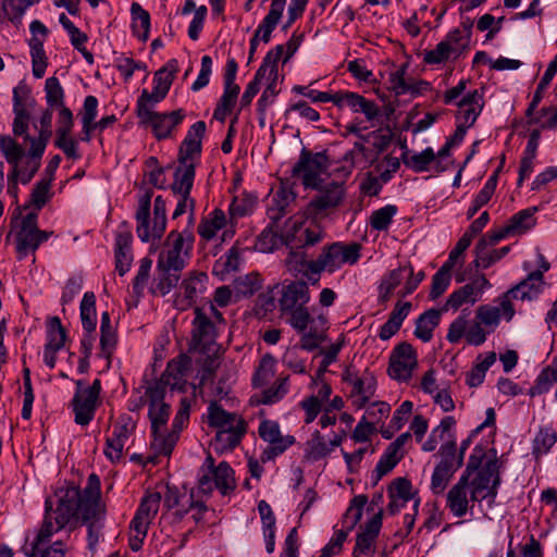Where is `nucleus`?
Segmentation results:
<instances>
[{
    "label": "nucleus",
    "instance_id": "f257e3e1",
    "mask_svg": "<svg viewBox=\"0 0 557 557\" xmlns=\"http://www.w3.org/2000/svg\"><path fill=\"white\" fill-rule=\"evenodd\" d=\"M194 242L195 236L189 230L169 233L158 258L153 293L164 296L177 285L181 272L190 258Z\"/></svg>",
    "mask_w": 557,
    "mask_h": 557
},
{
    "label": "nucleus",
    "instance_id": "f03ea898",
    "mask_svg": "<svg viewBox=\"0 0 557 557\" xmlns=\"http://www.w3.org/2000/svg\"><path fill=\"white\" fill-rule=\"evenodd\" d=\"M76 492L77 500L74 510L81 523L87 528L88 548L94 552L102 537L106 521V506L100 497V481L96 474L88 478V486L81 491L77 487L60 488L57 492Z\"/></svg>",
    "mask_w": 557,
    "mask_h": 557
},
{
    "label": "nucleus",
    "instance_id": "7ed1b4c3",
    "mask_svg": "<svg viewBox=\"0 0 557 557\" xmlns=\"http://www.w3.org/2000/svg\"><path fill=\"white\" fill-rule=\"evenodd\" d=\"M76 492H55L46 499L45 520L29 548L25 547V554L37 557L40 545L47 542L51 535L65 528L73 521H81L78 513L73 509L77 500Z\"/></svg>",
    "mask_w": 557,
    "mask_h": 557
},
{
    "label": "nucleus",
    "instance_id": "20e7f679",
    "mask_svg": "<svg viewBox=\"0 0 557 557\" xmlns=\"http://www.w3.org/2000/svg\"><path fill=\"white\" fill-rule=\"evenodd\" d=\"M147 395L149 397L148 414L153 436L151 446L157 454L169 456L177 442V434L176 431L166 429L170 407L163 401L164 391L161 386L156 385L147 389Z\"/></svg>",
    "mask_w": 557,
    "mask_h": 557
},
{
    "label": "nucleus",
    "instance_id": "39448f33",
    "mask_svg": "<svg viewBox=\"0 0 557 557\" xmlns=\"http://www.w3.org/2000/svg\"><path fill=\"white\" fill-rule=\"evenodd\" d=\"M310 300L309 286L305 281H292L283 284L278 299L280 311L288 315L289 324L298 332L307 330L312 321L306 307Z\"/></svg>",
    "mask_w": 557,
    "mask_h": 557
},
{
    "label": "nucleus",
    "instance_id": "423d86ee",
    "mask_svg": "<svg viewBox=\"0 0 557 557\" xmlns=\"http://www.w3.org/2000/svg\"><path fill=\"white\" fill-rule=\"evenodd\" d=\"M152 190H146L138 200V209L136 211L137 235L147 243L149 240L160 239L166 226V203L165 200L158 196L153 205V223L150 226V206Z\"/></svg>",
    "mask_w": 557,
    "mask_h": 557
},
{
    "label": "nucleus",
    "instance_id": "0eeeda50",
    "mask_svg": "<svg viewBox=\"0 0 557 557\" xmlns=\"http://www.w3.org/2000/svg\"><path fill=\"white\" fill-rule=\"evenodd\" d=\"M360 251L361 245L356 242L326 245L311 265L312 274L319 276L323 271L333 273L345 264L354 265L361 257Z\"/></svg>",
    "mask_w": 557,
    "mask_h": 557
},
{
    "label": "nucleus",
    "instance_id": "6e6552de",
    "mask_svg": "<svg viewBox=\"0 0 557 557\" xmlns=\"http://www.w3.org/2000/svg\"><path fill=\"white\" fill-rule=\"evenodd\" d=\"M317 194L310 199L305 209L307 218L324 219L337 210L346 199V188L343 183L331 182L313 187Z\"/></svg>",
    "mask_w": 557,
    "mask_h": 557
},
{
    "label": "nucleus",
    "instance_id": "1a4fd4ad",
    "mask_svg": "<svg viewBox=\"0 0 557 557\" xmlns=\"http://www.w3.org/2000/svg\"><path fill=\"white\" fill-rule=\"evenodd\" d=\"M483 457L482 449H474V453L469 457L467 468L458 482L447 493L446 505L450 512L457 517L462 518L469 508L468 487L469 479L473 471H476L481 465Z\"/></svg>",
    "mask_w": 557,
    "mask_h": 557
},
{
    "label": "nucleus",
    "instance_id": "9d476101",
    "mask_svg": "<svg viewBox=\"0 0 557 557\" xmlns=\"http://www.w3.org/2000/svg\"><path fill=\"white\" fill-rule=\"evenodd\" d=\"M343 381L351 387L349 398L357 409L363 408L375 394L376 379L368 369L358 373L348 367L343 372Z\"/></svg>",
    "mask_w": 557,
    "mask_h": 557
},
{
    "label": "nucleus",
    "instance_id": "9b49d317",
    "mask_svg": "<svg viewBox=\"0 0 557 557\" xmlns=\"http://www.w3.org/2000/svg\"><path fill=\"white\" fill-rule=\"evenodd\" d=\"M418 368V358L412 345L403 342L398 344L389 356L387 373L391 379L399 383H408Z\"/></svg>",
    "mask_w": 557,
    "mask_h": 557
},
{
    "label": "nucleus",
    "instance_id": "f8f14e48",
    "mask_svg": "<svg viewBox=\"0 0 557 557\" xmlns=\"http://www.w3.org/2000/svg\"><path fill=\"white\" fill-rule=\"evenodd\" d=\"M215 336L213 322L200 308H196L188 351L209 354L215 345Z\"/></svg>",
    "mask_w": 557,
    "mask_h": 557
},
{
    "label": "nucleus",
    "instance_id": "ddd939ff",
    "mask_svg": "<svg viewBox=\"0 0 557 557\" xmlns=\"http://www.w3.org/2000/svg\"><path fill=\"white\" fill-rule=\"evenodd\" d=\"M177 70L176 60H171L161 70L156 72L153 77V89L151 92L144 89L141 96L137 100V110L143 108H152L168 95L172 85L174 73Z\"/></svg>",
    "mask_w": 557,
    "mask_h": 557
},
{
    "label": "nucleus",
    "instance_id": "4468645a",
    "mask_svg": "<svg viewBox=\"0 0 557 557\" xmlns=\"http://www.w3.org/2000/svg\"><path fill=\"white\" fill-rule=\"evenodd\" d=\"M469 484L471 487L470 499L472 502H481L486 497L495 498L497 487L500 484L497 461L490 460L486 462Z\"/></svg>",
    "mask_w": 557,
    "mask_h": 557
},
{
    "label": "nucleus",
    "instance_id": "2eb2a0df",
    "mask_svg": "<svg viewBox=\"0 0 557 557\" xmlns=\"http://www.w3.org/2000/svg\"><path fill=\"white\" fill-rule=\"evenodd\" d=\"M327 158L323 153L311 154L302 151L298 162L293 168V175L301 176L307 187H318L320 175L327 170Z\"/></svg>",
    "mask_w": 557,
    "mask_h": 557
},
{
    "label": "nucleus",
    "instance_id": "dca6fc26",
    "mask_svg": "<svg viewBox=\"0 0 557 557\" xmlns=\"http://www.w3.org/2000/svg\"><path fill=\"white\" fill-rule=\"evenodd\" d=\"M258 433L263 441L270 444V446L265 448L261 455L262 462L271 460L283 454L295 443L294 436H283L281 434L280 425L275 421L263 420L259 425Z\"/></svg>",
    "mask_w": 557,
    "mask_h": 557
},
{
    "label": "nucleus",
    "instance_id": "f3484780",
    "mask_svg": "<svg viewBox=\"0 0 557 557\" xmlns=\"http://www.w3.org/2000/svg\"><path fill=\"white\" fill-rule=\"evenodd\" d=\"M384 510L379 508L373 517L360 527V531L356 536V544L352 549V557L362 555L373 556L376 550V540L382 529V519Z\"/></svg>",
    "mask_w": 557,
    "mask_h": 557
},
{
    "label": "nucleus",
    "instance_id": "a211bd4d",
    "mask_svg": "<svg viewBox=\"0 0 557 557\" xmlns=\"http://www.w3.org/2000/svg\"><path fill=\"white\" fill-rule=\"evenodd\" d=\"M137 115L143 123L151 125L158 139L170 136L172 129L178 125L185 116L182 109L171 113H157L152 111V108L138 109Z\"/></svg>",
    "mask_w": 557,
    "mask_h": 557
},
{
    "label": "nucleus",
    "instance_id": "6ab92c4d",
    "mask_svg": "<svg viewBox=\"0 0 557 557\" xmlns=\"http://www.w3.org/2000/svg\"><path fill=\"white\" fill-rule=\"evenodd\" d=\"M198 486L203 493H211L218 488L223 495H227L236 487L234 471L227 462L222 461L211 474H200Z\"/></svg>",
    "mask_w": 557,
    "mask_h": 557
},
{
    "label": "nucleus",
    "instance_id": "aec40b11",
    "mask_svg": "<svg viewBox=\"0 0 557 557\" xmlns=\"http://www.w3.org/2000/svg\"><path fill=\"white\" fill-rule=\"evenodd\" d=\"M190 372L191 358L187 354H181L168 363L166 370L157 385L162 388L163 386H170L171 389H182Z\"/></svg>",
    "mask_w": 557,
    "mask_h": 557
},
{
    "label": "nucleus",
    "instance_id": "412c9836",
    "mask_svg": "<svg viewBox=\"0 0 557 557\" xmlns=\"http://www.w3.org/2000/svg\"><path fill=\"white\" fill-rule=\"evenodd\" d=\"M490 287V282L484 275H480L471 283H468L449 295L446 300L445 310H457L463 304H474L481 297L483 290Z\"/></svg>",
    "mask_w": 557,
    "mask_h": 557
},
{
    "label": "nucleus",
    "instance_id": "4be33fe9",
    "mask_svg": "<svg viewBox=\"0 0 557 557\" xmlns=\"http://www.w3.org/2000/svg\"><path fill=\"white\" fill-rule=\"evenodd\" d=\"M335 106L338 108L348 107L354 112H361L368 121L376 119L380 114V109L374 101L351 91H337Z\"/></svg>",
    "mask_w": 557,
    "mask_h": 557
},
{
    "label": "nucleus",
    "instance_id": "5701e85b",
    "mask_svg": "<svg viewBox=\"0 0 557 557\" xmlns=\"http://www.w3.org/2000/svg\"><path fill=\"white\" fill-rule=\"evenodd\" d=\"M206 132V123L198 121L189 128L178 152V162H194L201 152V139Z\"/></svg>",
    "mask_w": 557,
    "mask_h": 557
},
{
    "label": "nucleus",
    "instance_id": "b1692460",
    "mask_svg": "<svg viewBox=\"0 0 557 557\" xmlns=\"http://www.w3.org/2000/svg\"><path fill=\"white\" fill-rule=\"evenodd\" d=\"M544 276L542 271H533L520 283L508 289V295L516 300L532 301L539 297L543 290Z\"/></svg>",
    "mask_w": 557,
    "mask_h": 557
},
{
    "label": "nucleus",
    "instance_id": "393cba45",
    "mask_svg": "<svg viewBox=\"0 0 557 557\" xmlns=\"http://www.w3.org/2000/svg\"><path fill=\"white\" fill-rule=\"evenodd\" d=\"M76 393L72 400L75 422L79 425H87L94 418L96 410V397L83 391V382H76Z\"/></svg>",
    "mask_w": 557,
    "mask_h": 557
},
{
    "label": "nucleus",
    "instance_id": "a878e982",
    "mask_svg": "<svg viewBox=\"0 0 557 557\" xmlns=\"http://www.w3.org/2000/svg\"><path fill=\"white\" fill-rule=\"evenodd\" d=\"M283 55V45L276 46L274 49L269 51L263 59V62L261 66L258 69L255 78L248 84L246 87L240 103L243 107H246L251 103L253 97L259 92L261 82L264 79L269 64L272 63V61H278Z\"/></svg>",
    "mask_w": 557,
    "mask_h": 557
},
{
    "label": "nucleus",
    "instance_id": "bb28decb",
    "mask_svg": "<svg viewBox=\"0 0 557 557\" xmlns=\"http://www.w3.org/2000/svg\"><path fill=\"white\" fill-rule=\"evenodd\" d=\"M133 426L126 422H116L113 425L111 434L107 437L104 455L111 461H117L122 458L123 448L131 435Z\"/></svg>",
    "mask_w": 557,
    "mask_h": 557
},
{
    "label": "nucleus",
    "instance_id": "cd10ccee",
    "mask_svg": "<svg viewBox=\"0 0 557 557\" xmlns=\"http://www.w3.org/2000/svg\"><path fill=\"white\" fill-rule=\"evenodd\" d=\"M408 64H403L395 72L389 74V88L397 95H419L428 89L429 84L424 81L407 79L405 77Z\"/></svg>",
    "mask_w": 557,
    "mask_h": 557
},
{
    "label": "nucleus",
    "instance_id": "c85d7f7f",
    "mask_svg": "<svg viewBox=\"0 0 557 557\" xmlns=\"http://www.w3.org/2000/svg\"><path fill=\"white\" fill-rule=\"evenodd\" d=\"M457 104L459 108L457 114L458 123L471 127L482 112L484 106L483 95L478 90H473L465 96Z\"/></svg>",
    "mask_w": 557,
    "mask_h": 557
},
{
    "label": "nucleus",
    "instance_id": "c756f323",
    "mask_svg": "<svg viewBox=\"0 0 557 557\" xmlns=\"http://www.w3.org/2000/svg\"><path fill=\"white\" fill-rule=\"evenodd\" d=\"M324 237V232L319 225L302 227L294 225V233L286 234V245L294 244L302 249L312 247Z\"/></svg>",
    "mask_w": 557,
    "mask_h": 557
},
{
    "label": "nucleus",
    "instance_id": "7c9ffc66",
    "mask_svg": "<svg viewBox=\"0 0 557 557\" xmlns=\"http://www.w3.org/2000/svg\"><path fill=\"white\" fill-rule=\"evenodd\" d=\"M287 246L289 247V252L285 259V265L287 268V271L292 273L294 276L302 274L309 280H312L311 265L314 262V260H308L305 249L294 244H289Z\"/></svg>",
    "mask_w": 557,
    "mask_h": 557
},
{
    "label": "nucleus",
    "instance_id": "2f4dec72",
    "mask_svg": "<svg viewBox=\"0 0 557 557\" xmlns=\"http://www.w3.org/2000/svg\"><path fill=\"white\" fill-rule=\"evenodd\" d=\"M286 0H272L269 13L255 32L253 36L257 39H261L263 42H269L271 33L276 27L283 15Z\"/></svg>",
    "mask_w": 557,
    "mask_h": 557
},
{
    "label": "nucleus",
    "instance_id": "473e14b6",
    "mask_svg": "<svg viewBox=\"0 0 557 557\" xmlns=\"http://www.w3.org/2000/svg\"><path fill=\"white\" fill-rule=\"evenodd\" d=\"M278 61H272L269 64V69L264 79L268 85L263 90L260 99L258 100V112L261 116L264 115L267 109L274 102L275 97L280 92V88L277 87V78H278V70L277 63Z\"/></svg>",
    "mask_w": 557,
    "mask_h": 557
},
{
    "label": "nucleus",
    "instance_id": "72a5a7b5",
    "mask_svg": "<svg viewBox=\"0 0 557 557\" xmlns=\"http://www.w3.org/2000/svg\"><path fill=\"white\" fill-rule=\"evenodd\" d=\"M295 194L292 189L281 186L271 197L268 206V216L273 222L278 221L286 214L287 208L295 201Z\"/></svg>",
    "mask_w": 557,
    "mask_h": 557
},
{
    "label": "nucleus",
    "instance_id": "f704fd0d",
    "mask_svg": "<svg viewBox=\"0 0 557 557\" xmlns=\"http://www.w3.org/2000/svg\"><path fill=\"white\" fill-rule=\"evenodd\" d=\"M208 275L203 272L191 273L182 283L186 306H191L207 289Z\"/></svg>",
    "mask_w": 557,
    "mask_h": 557
},
{
    "label": "nucleus",
    "instance_id": "c9c22d12",
    "mask_svg": "<svg viewBox=\"0 0 557 557\" xmlns=\"http://www.w3.org/2000/svg\"><path fill=\"white\" fill-rule=\"evenodd\" d=\"M129 233H119L115 238V268L120 275H124L131 268L133 256Z\"/></svg>",
    "mask_w": 557,
    "mask_h": 557
},
{
    "label": "nucleus",
    "instance_id": "e433bc0d",
    "mask_svg": "<svg viewBox=\"0 0 557 557\" xmlns=\"http://www.w3.org/2000/svg\"><path fill=\"white\" fill-rule=\"evenodd\" d=\"M52 112L47 109L42 112L39 120L38 137L32 139V146L29 147V154L32 157H42L46 146L52 135L51 129Z\"/></svg>",
    "mask_w": 557,
    "mask_h": 557
},
{
    "label": "nucleus",
    "instance_id": "4c0bfd02",
    "mask_svg": "<svg viewBox=\"0 0 557 557\" xmlns=\"http://www.w3.org/2000/svg\"><path fill=\"white\" fill-rule=\"evenodd\" d=\"M195 180V162L180 163L174 171L172 191L174 194L190 195Z\"/></svg>",
    "mask_w": 557,
    "mask_h": 557
},
{
    "label": "nucleus",
    "instance_id": "58836bf2",
    "mask_svg": "<svg viewBox=\"0 0 557 557\" xmlns=\"http://www.w3.org/2000/svg\"><path fill=\"white\" fill-rule=\"evenodd\" d=\"M51 234L46 231H18L16 234V249L20 258H24L29 251H35Z\"/></svg>",
    "mask_w": 557,
    "mask_h": 557
},
{
    "label": "nucleus",
    "instance_id": "ea45409f",
    "mask_svg": "<svg viewBox=\"0 0 557 557\" xmlns=\"http://www.w3.org/2000/svg\"><path fill=\"white\" fill-rule=\"evenodd\" d=\"M472 33V23L463 24L462 28L450 30L443 40L454 53V60L460 57L468 48Z\"/></svg>",
    "mask_w": 557,
    "mask_h": 557
},
{
    "label": "nucleus",
    "instance_id": "a19ab883",
    "mask_svg": "<svg viewBox=\"0 0 557 557\" xmlns=\"http://www.w3.org/2000/svg\"><path fill=\"white\" fill-rule=\"evenodd\" d=\"M226 225V215L223 210L214 209L198 225V234L205 240H211L216 233Z\"/></svg>",
    "mask_w": 557,
    "mask_h": 557
},
{
    "label": "nucleus",
    "instance_id": "79ce46f5",
    "mask_svg": "<svg viewBox=\"0 0 557 557\" xmlns=\"http://www.w3.org/2000/svg\"><path fill=\"white\" fill-rule=\"evenodd\" d=\"M441 311L430 309L421 314L416 322L414 335L422 342H430L433 336V330L438 325Z\"/></svg>",
    "mask_w": 557,
    "mask_h": 557
},
{
    "label": "nucleus",
    "instance_id": "37998d69",
    "mask_svg": "<svg viewBox=\"0 0 557 557\" xmlns=\"http://www.w3.org/2000/svg\"><path fill=\"white\" fill-rule=\"evenodd\" d=\"M132 28L135 36L146 41L150 29V15L139 3L134 2L131 7Z\"/></svg>",
    "mask_w": 557,
    "mask_h": 557
},
{
    "label": "nucleus",
    "instance_id": "c03bdc74",
    "mask_svg": "<svg viewBox=\"0 0 557 557\" xmlns=\"http://www.w3.org/2000/svg\"><path fill=\"white\" fill-rule=\"evenodd\" d=\"M441 461L436 467L453 471L454 473L462 466V455H457L455 440H448L438 450Z\"/></svg>",
    "mask_w": 557,
    "mask_h": 557
},
{
    "label": "nucleus",
    "instance_id": "a18cd8bd",
    "mask_svg": "<svg viewBox=\"0 0 557 557\" xmlns=\"http://www.w3.org/2000/svg\"><path fill=\"white\" fill-rule=\"evenodd\" d=\"M557 442V433L550 426L541 428L532 443V454L536 459L546 455Z\"/></svg>",
    "mask_w": 557,
    "mask_h": 557
},
{
    "label": "nucleus",
    "instance_id": "49530a36",
    "mask_svg": "<svg viewBox=\"0 0 557 557\" xmlns=\"http://www.w3.org/2000/svg\"><path fill=\"white\" fill-rule=\"evenodd\" d=\"M509 251V247L500 249L484 248V243H478L474 248L475 259L473 261L476 268L487 269L496 261L500 260Z\"/></svg>",
    "mask_w": 557,
    "mask_h": 557
},
{
    "label": "nucleus",
    "instance_id": "de8ad7c7",
    "mask_svg": "<svg viewBox=\"0 0 557 557\" xmlns=\"http://www.w3.org/2000/svg\"><path fill=\"white\" fill-rule=\"evenodd\" d=\"M0 151L12 165V170H20V161L25 154L24 148L11 136H0Z\"/></svg>",
    "mask_w": 557,
    "mask_h": 557
},
{
    "label": "nucleus",
    "instance_id": "09e8293b",
    "mask_svg": "<svg viewBox=\"0 0 557 557\" xmlns=\"http://www.w3.org/2000/svg\"><path fill=\"white\" fill-rule=\"evenodd\" d=\"M436 159V154L431 147L425 148L419 153L409 156L408 152L403 154V162L406 166L412 169L417 173L425 172Z\"/></svg>",
    "mask_w": 557,
    "mask_h": 557
},
{
    "label": "nucleus",
    "instance_id": "8fccbe9b",
    "mask_svg": "<svg viewBox=\"0 0 557 557\" xmlns=\"http://www.w3.org/2000/svg\"><path fill=\"white\" fill-rule=\"evenodd\" d=\"M81 319L84 330L94 333L96 330V296L87 292L81 302Z\"/></svg>",
    "mask_w": 557,
    "mask_h": 557
},
{
    "label": "nucleus",
    "instance_id": "3c124183",
    "mask_svg": "<svg viewBox=\"0 0 557 557\" xmlns=\"http://www.w3.org/2000/svg\"><path fill=\"white\" fill-rule=\"evenodd\" d=\"M240 263L239 249L233 246L224 256L215 261L213 273L224 276L238 270Z\"/></svg>",
    "mask_w": 557,
    "mask_h": 557
},
{
    "label": "nucleus",
    "instance_id": "603ef678",
    "mask_svg": "<svg viewBox=\"0 0 557 557\" xmlns=\"http://www.w3.org/2000/svg\"><path fill=\"white\" fill-rule=\"evenodd\" d=\"M162 496L159 492H151L145 495L135 513L138 519H144L151 523L159 511Z\"/></svg>",
    "mask_w": 557,
    "mask_h": 557
},
{
    "label": "nucleus",
    "instance_id": "864d4df0",
    "mask_svg": "<svg viewBox=\"0 0 557 557\" xmlns=\"http://www.w3.org/2000/svg\"><path fill=\"white\" fill-rule=\"evenodd\" d=\"M555 383H557V358H554L552 363L541 371L532 388V394L547 393Z\"/></svg>",
    "mask_w": 557,
    "mask_h": 557
},
{
    "label": "nucleus",
    "instance_id": "5fc2aeb1",
    "mask_svg": "<svg viewBox=\"0 0 557 557\" xmlns=\"http://www.w3.org/2000/svg\"><path fill=\"white\" fill-rule=\"evenodd\" d=\"M150 522L138 519V517L134 516L133 520L129 524V547L133 552H138L144 543V540L147 536V532L149 529Z\"/></svg>",
    "mask_w": 557,
    "mask_h": 557
},
{
    "label": "nucleus",
    "instance_id": "6e6d98bb",
    "mask_svg": "<svg viewBox=\"0 0 557 557\" xmlns=\"http://www.w3.org/2000/svg\"><path fill=\"white\" fill-rule=\"evenodd\" d=\"M535 208L522 210L510 219L508 223V227L512 234H522L532 228L535 224V220L533 218Z\"/></svg>",
    "mask_w": 557,
    "mask_h": 557
},
{
    "label": "nucleus",
    "instance_id": "4d7b16f0",
    "mask_svg": "<svg viewBox=\"0 0 557 557\" xmlns=\"http://www.w3.org/2000/svg\"><path fill=\"white\" fill-rule=\"evenodd\" d=\"M189 495H183L181 496L178 491L175 487H168L166 494L164 496V506L169 510H175L174 515L182 519L186 513H188L187 503L186 498H188Z\"/></svg>",
    "mask_w": 557,
    "mask_h": 557
},
{
    "label": "nucleus",
    "instance_id": "13d9d810",
    "mask_svg": "<svg viewBox=\"0 0 557 557\" xmlns=\"http://www.w3.org/2000/svg\"><path fill=\"white\" fill-rule=\"evenodd\" d=\"M397 212L396 206L387 205L372 212L370 216V226L375 231H385L388 228L394 215Z\"/></svg>",
    "mask_w": 557,
    "mask_h": 557
},
{
    "label": "nucleus",
    "instance_id": "bf43d9fd",
    "mask_svg": "<svg viewBox=\"0 0 557 557\" xmlns=\"http://www.w3.org/2000/svg\"><path fill=\"white\" fill-rule=\"evenodd\" d=\"M66 341V332L58 317L48 321L47 344L57 349H62Z\"/></svg>",
    "mask_w": 557,
    "mask_h": 557
},
{
    "label": "nucleus",
    "instance_id": "052dcab7",
    "mask_svg": "<svg viewBox=\"0 0 557 557\" xmlns=\"http://www.w3.org/2000/svg\"><path fill=\"white\" fill-rule=\"evenodd\" d=\"M274 367L275 359L271 355L263 356L252 377L253 386L260 387L268 383L274 375Z\"/></svg>",
    "mask_w": 557,
    "mask_h": 557
},
{
    "label": "nucleus",
    "instance_id": "680f3d73",
    "mask_svg": "<svg viewBox=\"0 0 557 557\" xmlns=\"http://www.w3.org/2000/svg\"><path fill=\"white\" fill-rule=\"evenodd\" d=\"M332 451L320 432L315 431L307 442L306 456L312 460H319Z\"/></svg>",
    "mask_w": 557,
    "mask_h": 557
},
{
    "label": "nucleus",
    "instance_id": "e2e57ef3",
    "mask_svg": "<svg viewBox=\"0 0 557 557\" xmlns=\"http://www.w3.org/2000/svg\"><path fill=\"white\" fill-rule=\"evenodd\" d=\"M245 433H242V429L232 432L218 431L214 437L213 446L216 451L231 450L236 447Z\"/></svg>",
    "mask_w": 557,
    "mask_h": 557
},
{
    "label": "nucleus",
    "instance_id": "0e129e2a",
    "mask_svg": "<svg viewBox=\"0 0 557 557\" xmlns=\"http://www.w3.org/2000/svg\"><path fill=\"white\" fill-rule=\"evenodd\" d=\"M367 502L368 498L364 495H358L352 498L344 517V523L347 525L348 530L354 529L361 520L362 510Z\"/></svg>",
    "mask_w": 557,
    "mask_h": 557
},
{
    "label": "nucleus",
    "instance_id": "69168bd1",
    "mask_svg": "<svg viewBox=\"0 0 557 557\" xmlns=\"http://www.w3.org/2000/svg\"><path fill=\"white\" fill-rule=\"evenodd\" d=\"M46 99L50 107L62 108L64 106V91L57 77H49L45 84Z\"/></svg>",
    "mask_w": 557,
    "mask_h": 557
},
{
    "label": "nucleus",
    "instance_id": "338daca9",
    "mask_svg": "<svg viewBox=\"0 0 557 557\" xmlns=\"http://www.w3.org/2000/svg\"><path fill=\"white\" fill-rule=\"evenodd\" d=\"M401 457L403 454H397L394 453L393 450H389V448H386L385 453L380 458L374 469L375 483L380 481L389 471H392L394 467L399 462Z\"/></svg>",
    "mask_w": 557,
    "mask_h": 557
},
{
    "label": "nucleus",
    "instance_id": "774afa93",
    "mask_svg": "<svg viewBox=\"0 0 557 557\" xmlns=\"http://www.w3.org/2000/svg\"><path fill=\"white\" fill-rule=\"evenodd\" d=\"M449 60H454V53L443 40L434 49L426 50L423 57V61L426 64H441Z\"/></svg>",
    "mask_w": 557,
    "mask_h": 557
}]
</instances>
